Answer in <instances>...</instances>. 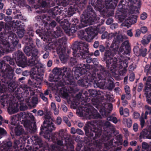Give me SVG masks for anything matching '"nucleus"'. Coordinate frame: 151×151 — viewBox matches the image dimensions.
<instances>
[{
    "label": "nucleus",
    "mask_w": 151,
    "mask_h": 151,
    "mask_svg": "<svg viewBox=\"0 0 151 151\" xmlns=\"http://www.w3.org/2000/svg\"><path fill=\"white\" fill-rule=\"evenodd\" d=\"M151 78H148L143 90L145 96L146 98V101L149 104L151 105Z\"/></svg>",
    "instance_id": "nucleus-17"
},
{
    "label": "nucleus",
    "mask_w": 151,
    "mask_h": 151,
    "mask_svg": "<svg viewBox=\"0 0 151 151\" xmlns=\"http://www.w3.org/2000/svg\"><path fill=\"white\" fill-rule=\"evenodd\" d=\"M128 66V63L127 61H125L120 62L119 64V69L123 68L124 69H126Z\"/></svg>",
    "instance_id": "nucleus-53"
},
{
    "label": "nucleus",
    "mask_w": 151,
    "mask_h": 151,
    "mask_svg": "<svg viewBox=\"0 0 151 151\" xmlns=\"http://www.w3.org/2000/svg\"><path fill=\"white\" fill-rule=\"evenodd\" d=\"M146 111L145 113H142L140 118V124L142 128H143L145 124V119H147L151 115V107L147 105L145 106Z\"/></svg>",
    "instance_id": "nucleus-20"
},
{
    "label": "nucleus",
    "mask_w": 151,
    "mask_h": 151,
    "mask_svg": "<svg viewBox=\"0 0 151 151\" xmlns=\"http://www.w3.org/2000/svg\"><path fill=\"white\" fill-rule=\"evenodd\" d=\"M44 28L42 27H40L39 29H37L36 31V33L37 34H38L40 37H42L43 36L44 37L46 36V37H49V35H50L48 31H47L46 28H45L46 26L44 25V24H43Z\"/></svg>",
    "instance_id": "nucleus-29"
},
{
    "label": "nucleus",
    "mask_w": 151,
    "mask_h": 151,
    "mask_svg": "<svg viewBox=\"0 0 151 151\" xmlns=\"http://www.w3.org/2000/svg\"><path fill=\"white\" fill-rule=\"evenodd\" d=\"M123 40L124 38L122 35H118L115 38V41L114 42H112V43H115L117 45H118L119 47V45L117 44L122 42L123 41Z\"/></svg>",
    "instance_id": "nucleus-50"
},
{
    "label": "nucleus",
    "mask_w": 151,
    "mask_h": 151,
    "mask_svg": "<svg viewBox=\"0 0 151 151\" xmlns=\"http://www.w3.org/2000/svg\"><path fill=\"white\" fill-rule=\"evenodd\" d=\"M37 101L38 99L37 97H33L31 102L32 105L34 106L37 104Z\"/></svg>",
    "instance_id": "nucleus-62"
},
{
    "label": "nucleus",
    "mask_w": 151,
    "mask_h": 151,
    "mask_svg": "<svg viewBox=\"0 0 151 151\" xmlns=\"http://www.w3.org/2000/svg\"><path fill=\"white\" fill-rule=\"evenodd\" d=\"M83 94L81 92H79V93L76 95V98L77 99L81 100H82V99H84V97L83 96Z\"/></svg>",
    "instance_id": "nucleus-61"
},
{
    "label": "nucleus",
    "mask_w": 151,
    "mask_h": 151,
    "mask_svg": "<svg viewBox=\"0 0 151 151\" xmlns=\"http://www.w3.org/2000/svg\"><path fill=\"white\" fill-rule=\"evenodd\" d=\"M27 32L24 36L22 42L25 46H31L34 45L32 37L34 36V31L31 26H29L27 29Z\"/></svg>",
    "instance_id": "nucleus-15"
},
{
    "label": "nucleus",
    "mask_w": 151,
    "mask_h": 151,
    "mask_svg": "<svg viewBox=\"0 0 151 151\" xmlns=\"http://www.w3.org/2000/svg\"><path fill=\"white\" fill-rule=\"evenodd\" d=\"M12 146V143L10 141H4L3 144L0 143V151H9V150L11 148Z\"/></svg>",
    "instance_id": "nucleus-28"
},
{
    "label": "nucleus",
    "mask_w": 151,
    "mask_h": 151,
    "mask_svg": "<svg viewBox=\"0 0 151 151\" xmlns=\"http://www.w3.org/2000/svg\"><path fill=\"white\" fill-rule=\"evenodd\" d=\"M107 120L108 121H110L112 122L114 124H116L118 122V120L117 118L113 116L109 115H108L107 116Z\"/></svg>",
    "instance_id": "nucleus-51"
},
{
    "label": "nucleus",
    "mask_w": 151,
    "mask_h": 151,
    "mask_svg": "<svg viewBox=\"0 0 151 151\" xmlns=\"http://www.w3.org/2000/svg\"><path fill=\"white\" fill-rule=\"evenodd\" d=\"M139 137L140 140L142 139H151V131L146 129H144L140 132Z\"/></svg>",
    "instance_id": "nucleus-32"
},
{
    "label": "nucleus",
    "mask_w": 151,
    "mask_h": 151,
    "mask_svg": "<svg viewBox=\"0 0 151 151\" xmlns=\"http://www.w3.org/2000/svg\"><path fill=\"white\" fill-rule=\"evenodd\" d=\"M7 110L9 114H12L17 113L18 111V109L15 106H12L9 107Z\"/></svg>",
    "instance_id": "nucleus-44"
},
{
    "label": "nucleus",
    "mask_w": 151,
    "mask_h": 151,
    "mask_svg": "<svg viewBox=\"0 0 151 151\" xmlns=\"http://www.w3.org/2000/svg\"><path fill=\"white\" fill-rule=\"evenodd\" d=\"M99 124L101 126L103 127L104 131V132L108 133V129H111V131L113 133L115 132V129L112 124L108 121H106L104 122L101 120L99 122Z\"/></svg>",
    "instance_id": "nucleus-24"
},
{
    "label": "nucleus",
    "mask_w": 151,
    "mask_h": 151,
    "mask_svg": "<svg viewBox=\"0 0 151 151\" xmlns=\"http://www.w3.org/2000/svg\"><path fill=\"white\" fill-rule=\"evenodd\" d=\"M89 92L88 93L86 91H83V96H84L85 98L82 99L81 104H82L83 101L85 103L84 105V108L86 112L85 114L86 117H88L89 119H101L102 118L101 116L99 113H97V110L91 105L90 103H87V102L88 101V99H90V98H89L90 97L89 96Z\"/></svg>",
    "instance_id": "nucleus-10"
},
{
    "label": "nucleus",
    "mask_w": 151,
    "mask_h": 151,
    "mask_svg": "<svg viewBox=\"0 0 151 151\" xmlns=\"http://www.w3.org/2000/svg\"><path fill=\"white\" fill-rule=\"evenodd\" d=\"M65 48H61L59 49V51H57L58 52L59 51L60 53V58L61 60L65 61L66 60V59L68 58L69 57L68 54L70 53L71 51L68 50L67 51L68 55H67L65 53Z\"/></svg>",
    "instance_id": "nucleus-31"
},
{
    "label": "nucleus",
    "mask_w": 151,
    "mask_h": 151,
    "mask_svg": "<svg viewBox=\"0 0 151 151\" xmlns=\"http://www.w3.org/2000/svg\"><path fill=\"white\" fill-rule=\"evenodd\" d=\"M96 26H90L86 29V32L88 42H90L98 35V31Z\"/></svg>",
    "instance_id": "nucleus-18"
},
{
    "label": "nucleus",
    "mask_w": 151,
    "mask_h": 151,
    "mask_svg": "<svg viewBox=\"0 0 151 151\" xmlns=\"http://www.w3.org/2000/svg\"><path fill=\"white\" fill-rule=\"evenodd\" d=\"M151 39V35L150 34L146 37H144L141 41L142 44L144 46L147 44Z\"/></svg>",
    "instance_id": "nucleus-45"
},
{
    "label": "nucleus",
    "mask_w": 151,
    "mask_h": 151,
    "mask_svg": "<svg viewBox=\"0 0 151 151\" xmlns=\"http://www.w3.org/2000/svg\"><path fill=\"white\" fill-rule=\"evenodd\" d=\"M56 41V42L59 44L60 45H62L65 44L66 41V38L65 37H63L60 38H59L58 40L57 39H55V41Z\"/></svg>",
    "instance_id": "nucleus-52"
},
{
    "label": "nucleus",
    "mask_w": 151,
    "mask_h": 151,
    "mask_svg": "<svg viewBox=\"0 0 151 151\" xmlns=\"http://www.w3.org/2000/svg\"><path fill=\"white\" fill-rule=\"evenodd\" d=\"M52 140L55 143H56L58 145L63 146V140L65 139H61L60 138L55 137L52 136Z\"/></svg>",
    "instance_id": "nucleus-43"
},
{
    "label": "nucleus",
    "mask_w": 151,
    "mask_h": 151,
    "mask_svg": "<svg viewBox=\"0 0 151 151\" xmlns=\"http://www.w3.org/2000/svg\"><path fill=\"white\" fill-rule=\"evenodd\" d=\"M141 5V0H121L118 5L119 11L115 14V18L122 22L126 17L125 12L128 11L130 14H139V9Z\"/></svg>",
    "instance_id": "nucleus-3"
},
{
    "label": "nucleus",
    "mask_w": 151,
    "mask_h": 151,
    "mask_svg": "<svg viewBox=\"0 0 151 151\" xmlns=\"http://www.w3.org/2000/svg\"><path fill=\"white\" fill-rule=\"evenodd\" d=\"M13 57L18 66L22 68L26 67L27 59L22 51L18 50L15 52L13 54Z\"/></svg>",
    "instance_id": "nucleus-14"
},
{
    "label": "nucleus",
    "mask_w": 151,
    "mask_h": 151,
    "mask_svg": "<svg viewBox=\"0 0 151 151\" xmlns=\"http://www.w3.org/2000/svg\"><path fill=\"white\" fill-rule=\"evenodd\" d=\"M34 45L31 46H25L23 49L24 51L28 56H31L35 58L39 57V51L34 47Z\"/></svg>",
    "instance_id": "nucleus-16"
},
{
    "label": "nucleus",
    "mask_w": 151,
    "mask_h": 151,
    "mask_svg": "<svg viewBox=\"0 0 151 151\" xmlns=\"http://www.w3.org/2000/svg\"><path fill=\"white\" fill-rule=\"evenodd\" d=\"M3 60L0 61V76H7V74H9V76L12 78L14 70L9 64L6 63L9 62L11 65H14L15 63L14 58H12L9 56H4Z\"/></svg>",
    "instance_id": "nucleus-9"
},
{
    "label": "nucleus",
    "mask_w": 151,
    "mask_h": 151,
    "mask_svg": "<svg viewBox=\"0 0 151 151\" xmlns=\"http://www.w3.org/2000/svg\"><path fill=\"white\" fill-rule=\"evenodd\" d=\"M35 117L31 113L25 112H21L17 116L15 115L11 119V124L12 125L17 126L19 122H18L20 120L21 123L23 124L24 127L28 130L31 133H34L36 130V123L34 122Z\"/></svg>",
    "instance_id": "nucleus-6"
},
{
    "label": "nucleus",
    "mask_w": 151,
    "mask_h": 151,
    "mask_svg": "<svg viewBox=\"0 0 151 151\" xmlns=\"http://www.w3.org/2000/svg\"><path fill=\"white\" fill-rule=\"evenodd\" d=\"M89 65L83 63H80L77 69L74 71V76H73L75 81L74 78L76 79H81L78 81V84L82 87H88L89 83L95 80L96 77V73H87L88 69L89 68L88 67Z\"/></svg>",
    "instance_id": "nucleus-5"
},
{
    "label": "nucleus",
    "mask_w": 151,
    "mask_h": 151,
    "mask_svg": "<svg viewBox=\"0 0 151 151\" xmlns=\"http://www.w3.org/2000/svg\"><path fill=\"white\" fill-rule=\"evenodd\" d=\"M87 0H77L75 2H71L69 4L68 11L66 14H63V15L65 17H69L73 14L79 11V8L83 9L85 6Z\"/></svg>",
    "instance_id": "nucleus-12"
},
{
    "label": "nucleus",
    "mask_w": 151,
    "mask_h": 151,
    "mask_svg": "<svg viewBox=\"0 0 151 151\" xmlns=\"http://www.w3.org/2000/svg\"><path fill=\"white\" fill-rule=\"evenodd\" d=\"M39 68H37V71L35 69L32 70L30 71L25 70L23 72L22 75L24 76H28L30 75L31 79L35 81V84L40 85L43 78V71L42 70L39 72Z\"/></svg>",
    "instance_id": "nucleus-13"
},
{
    "label": "nucleus",
    "mask_w": 151,
    "mask_h": 151,
    "mask_svg": "<svg viewBox=\"0 0 151 151\" xmlns=\"http://www.w3.org/2000/svg\"><path fill=\"white\" fill-rule=\"evenodd\" d=\"M38 58H35L32 57V58L27 60V64L26 66H34L36 65L38 62V60H37Z\"/></svg>",
    "instance_id": "nucleus-40"
},
{
    "label": "nucleus",
    "mask_w": 151,
    "mask_h": 151,
    "mask_svg": "<svg viewBox=\"0 0 151 151\" xmlns=\"http://www.w3.org/2000/svg\"><path fill=\"white\" fill-rule=\"evenodd\" d=\"M53 74H50L49 81L51 82H59L61 86L65 85H69L68 89H66V92L63 91L62 95L64 98L68 99L69 97L68 92L74 93L76 88V83L74 81L73 72L69 68L65 67L58 68H55L53 69Z\"/></svg>",
    "instance_id": "nucleus-1"
},
{
    "label": "nucleus",
    "mask_w": 151,
    "mask_h": 151,
    "mask_svg": "<svg viewBox=\"0 0 151 151\" xmlns=\"http://www.w3.org/2000/svg\"><path fill=\"white\" fill-rule=\"evenodd\" d=\"M147 14L146 12H143L140 16V19L143 20L145 19L147 17Z\"/></svg>",
    "instance_id": "nucleus-64"
},
{
    "label": "nucleus",
    "mask_w": 151,
    "mask_h": 151,
    "mask_svg": "<svg viewBox=\"0 0 151 151\" xmlns=\"http://www.w3.org/2000/svg\"><path fill=\"white\" fill-rule=\"evenodd\" d=\"M38 4L37 7H35L36 9L50 7L54 6L55 5L53 0H38Z\"/></svg>",
    "instance_id": "nucleus-21"
},
{
    "label": "nucleus",
    "mask_w": 151,
    "mask_h": 151,
    "mask_svg": "<svg viewBox=\"0 0 151 151\" xmlns=\"http://www.w3.org/2000/svg\"><path fill=\"white\" fill-rule=\"evenodd\" d=\"M69 64H70L72 66L74 65H76L77 64V63L76 59L71 57L70 59Z\"/></svg>",
    "instance_id": "nucleus-58"
},
{
    "label": "nucleus",
    "mask_w": 151,
    "mask_h": 151,
    "mask_svg": "<svg viewBox=\"0 0 151 151\" xmlns=\"http://www.w3.org/2000/svg\"><path fill=\"white\" fill-rule=\"evenodd\" d=\"M131 47L128 40H126L123 42L119 49V52L128 54L130 52Z\"/></svg>",
    "instance_id": "nucleus-25"
},
{
    "label": "nucleus",
    "mask_w": 151,
    "mask_h": 151,
    "mask_svg": "<svg viewBox=\"0 0 151 151\" xmlns=\"http://www.w3.org/2000/svg\"><path fill=\"white\" fill-rule=\"evenodd\" d=\"M63 8L60 7L56 6L49 10L48 12L50 15V17L55 18L56 15L58 14L60 15L63 12Z\"/></svg>",
    "instance_id": "nucleus-26"
},
{
    "label": "nucleus",
    "mask_w": 151,
    "mask_h": 151,
    "mask_svg": "<svg viewBox=\"0 0 151 151\" xmlns=\"http://www.w3.org/2000/svg\"><path fill=\"white\" fill-rule=\"evenodd\" d=\"M81 19L74 18L72 20L71 25L65 31L66 33L69 36L76 32L78 29L84 27L88 25L95 24L99 22V18L97 17L96 14L92 6H88L87 9L81 16Z\"/></svg>",
    "instance_id": "nucleus-2"
},
{
    "label": "nucleus",
    "mask_w": 151,
    "mask_h": 151,
    "mask_svg": "<svg viewBox=\"0 0 151 151\" xmlns=\"http://www.w3.org/2000/svg\"><path fill=\"white\" fill-rule=\"evenodd\" d=\"M112 45H115L117 46L118 47V49L119 48V47L118 46V45H117L115 43H112L111 44V45L109 47V49L108 50L106 49V50H105V47L103 45H100L99 46V51L101 52H104V51H105V52H104V54H105V51H106V50H110V47H111V46ZM104 58H103V61H104Z\"/></svg>",
    "instance_id": "nucleus-49"
},
{
    "label": "nucleus",
    "mask_w": 151,
    "mask_h": 151,
    "mask_svg": "<svg viewBox=\"0 0 151 151\" xmlns=\"http://www.w3.org/2000/svg\"><path fill=\"white\" fill-rule=\"evenodd\" d=\"M35 19L38 21L40 22L41 23V25H43V22L44 21L42 19H44V18L41 15H38L35 17Z\"/></svg>",
    "instance_id": "nucleus-59"
},
{
    "label": "nucleus",
    "mask_w": 151,
    "mask_h": 151,
    "mask_svg": "<svg viewBox=\"0 0 151 151\" xmlns=\"http://www.w3.org/2000/svg\"><path fill=\"white\" fill-rule=\"evenodd\" d=\"M91 101L92 104L99 110V111L104 117L108 116L110 112L108 111H106L104 107H101L99 104V102L98 99H92Z\"/></svg>",
    "instance_id": "nucleus-19"
},
{
    "label": "nucleus",
    "mask_w": 151,
    "mask_h": 151,
    "mask_svg": "<svg viewBox=\"0 0 151 151\" xmlns=\"http://www.w3.org/2000/svg\"><path fill=\"white\" fill-rule=\"evenodd\" d=\"M17 32L19 38L23 37L24 34V30L22 29H17Z\"/></svg>",
    "instance_id": "nucleus-57"
},
{
    "label": "nucleus",
    "mask_w": 151,
    "mask_h": 151,
    "mask_svg": "<svg viewBox=\"0 0 151 151\" xmlns=\"http://www.w3.org/2000/svg\"><path fill=\"white\" fill-rule=\"evenodd\" d=\"M56 31L53 32V34L51 32V34H50L49 37L51 36L52 38L50 37L48 40L49 41L51 42H52L55 41V39L61 36L63 34V30L60 27H56Z\"/></svg>",
    "instance_id": "nucleus-23"
},
{
    "label": "nucleus",
    "mask_w": 151,
    "mask_h": 151,
    "mask_svg": "<svg viewBox=\"0 0 151 151\" xmlns=\"http://www.w3.org/2000/svg\"><path fill=\"white\" fill-rule=\"evenodd\" d=\"M1 99L0 100L1 104L4 107L5 105H7L9 103L8 99L7 96L1 95Z\"/></svg>",
    "instance_id": "nucleus-41"
},
{
    "label": "nucleus",
    "mask_w": 151,
    "mask_h": 151,
    "mask_svg": "<svg viewBox=\"0 0 151 151\" xmlns=\"http://www.w3.org/2000/svg\"><path fill=\"white\" fill-rule=\"evenodd\" d=\"M96 27L97 28V29L98 31V34L99 33L100 34L103 33L105 30V27L103 26H101V25L100 24L96 26Z\"/></svg>",
    "instance_id": "nucleus-54"
},
{
    "label": "nucleus",
    "mask_w": 151,
    "mask_h": 151,
    "mask_svg": "<svg viewBox=\"0 0 151 151\" xmlns=\"http://www.w3.org/2000/svg\"><path fill=\"white\" fill-rule=\"evenodd\" d=\"M118 47L117 46L112 45L110 50H106L104 54V60L106 62L107 69H109L110 74L114 76L119 75L123 76L127 71V69H123L119 71L117 68V65L119 58L114 57L118 52Z\"/></svg>",
    "instance_id": "nucleus-4"
},
{
    "label": "nucleus",
    "mask_w": 151,
    "mask_h": 151,
    "mask_svg": "<svg viewBox=\"0 0 151 151\" xmlns=\"http://www.w3.org/2000/svg\"><path fill=\"white\" fill-rule=\"evenodd\" d=\"M35 143L36 146L35 147V148L36 150H38L43 146V143L42 139L38 137H37L36 139Z\"/></svg>",
    "instance_id": "nucleus-46"
},
{
    "label": "nucleus",
    "mask_w": 151,
    "mask_h": 151,
    "mask_svg": "<svg viewBox=\"0 0 151 151\" xmlns=\"http://www.w3.org/2000/svg\"><path fill=\"white\" fill-rule=\"evenodd\" d=\"M49 148L52 151H66V150L62 149L60 146L53 144L51 145Z\"/></svg>",
    "instance_id": "nucleus-42"
},
{
    "label": "nucleus",
    "mask_w": 151,
    "mask_h": 151,
    "mask_svg": "<svg viewBox=\"0 0 151 151\" xmlns=\"http://www.w3.org/2000/svg\"><path fill=\"white\" fill-rule=\"evenodd\" d=\"M73 50V55L78 59H86L87 63H90L92 61V58L88 56V45L82 41H76L72 46Z\"/></svg>",
    "instance_id": "nucleus-7"
},
{
    "label": "nucleus",
    "mask_w": 151,
    "mask_h": 151,
    "mask_svg": "<svg viewBox=\"0 0 151 151\" xmlns=\"http://www.w3.org/2000/svg\"><path fill=\"white\" fill-rule=\"evenodd\" d=\"M111 75L107 78V82L106 83V86L107 89L109 90H111L115 86V85L113 81L114 79L110 77Z\"/></svg>",
    "instance_id": "nucleus-37"
},
{
    "label": "nucleus",
    "mask_w": 151,
    "mask_h": 151,
    "mask_svg": "<svg viewBox=\"0 0 151 151\" xmlns=\"http://www.w3.org/2000/svg\"><path fill=\"white\" fill-rule=\"evenodd\" d=\"M77 34L79 38L88 41V40H87L88 37L86 31H84L83 30H80L78 32Z\"/></svg>",
    "instance_id": "nucleus-39"
},
{
    "label": "nucleus",
    "mask_w": 151,
    "mask_h": 151,
    "mask_svg": "<svg viewBox=\"0 0 151 151\" xmlns=\"http://www.w3.org/2000/svg\"><path fill=\"white\" fill-rule=\"evenodd\" d=\"M88 92H89V96L91 98L95 97L99 95V92L96 90H89Z\"/></svg>",
    "instance_id": "nucleus-48"
},
{
    "label": "nucleus",
    "mask_w": 151,
    "mask_h": 151,
    "mask_svg": "<svg viewBox=\"0 0 151 151\" xmlns=\"http://www.w3.org/2000/svg\"><path fill=\"white\" fill-rule=\"evenodd\" d=\"M43 24L46 26L45 28H46L47 31H49L50 34H51V32H52L54 30L53 28L55 27L56 25V23L54 21H52L50 24H48L46 21H44Z\"/></svg>",
    "instance_id": "nucleus-33"
},
{
    "label": "nucleus",
    "mask_w": 151,
    "mask_h": 151,
    "mask_svg": "<svg viewBox=\"0 0 151 151\" xmlns=\"http://www.w3.org/2000/svg\"><path fill=\"white\" fill-rule=\"evenodd\" d=\"M126 123L127 127L130 128L132 126V120L131 118H129L126 119Z\"/></svg>",
    "instance_id": "nucleus-60"
},
{
    "label": "nucleus",
    "mask_w": 151,
    "mask_h": 151,
    "mask_svg": "<svg viewBox=\"0 0 151 151\" xmlns=\"http://www.w3.org/2000/svg\"><path fill=\"white\" fill-rule=\"evenodd\" d=\"M27 86L24 85L22 86L20 88H17L15 91V94H28L29 91L28 90V88L27 87Z\"/></svg>",
    "instance_id": "nucleus-36"
},
{
    "label": "nucleus",
    "mask_w": 151,
    "mask_h": 151,
    "mask_svg": "<svg viewBox=\"0 0 151 151\" xmlns=\"http://www.w3.org/2000/svg\"><path fill=\"white\" fill-rule=\"evenodd\" d=\"M22 140L21 139H15L14 141L13 147L14 149H18L19 147H22Z\"/></svg>",
    "instance_id": "nucleus-47"
},
{
    "label": "nucleus",
    "mask_w": 151,
    "mask_h": 151,
    "mask_svg": "<svg viewBox=\"0 0 151 151\" xmlns=\"http://www.w3.org/2000/svg\"><path fill=\"white\" fill-rule=\"evenodd\" d=\"M94 73H96V77L95 80L93 81V82H96L97 79L99 81L95 84H94V87L100 88L104 87L106 83L105 81L111 75L110 71L105 67L99 65L97 66V71Z\"/></svg>",
    "instance_id": "nucleus-11"
},
{
    "label": "nucleus",
    "mask_w": 151,
    "mask_h": 151,
    "mask_svg": "<svg viewBox=\"0 0 151 151\" xmlns=\"http://www.w3.org/2000/svg\"><path fill=\"white\" fill-rule=\"evenodd\" d=\"M44 118L45 120L40 127V134L43 136L45 138L48 139L50 137L51 133L55 129L56 127L53 123L52 119L49 114H45Z\"/></svg>",
    "instance_id": "nucleus-8"
},
{
    "label": "nucleus",
    "mask_w": 151,
    "mask_h": 151,
    "mask_svg": "<svg viewBox=\"0 0 151 151\" xmlns=\"http://www.w3.org/2000/svg\"><path fill=\"white\" fill-rule=\"evenodd\" d=\"M15 134L17 136H20L23 134L24 130L22 127L20 125H17L14 129Z\"/></svg>",
    "instance_id": "nucleus-38"
},
{
    "label": "nucleus",
    "mask_w": 151,
    "mask_h": 151,
    "mask_svg": "<svg viewBox=\"0 0 151 151\" xmlns=\"http://www.w3.org/2000/svg\"><path fill=\"white\" fill-rule=\"evenodd\" d=\"M12 17L10 16H5L4 20L6 22H11V21L12 26L15 28H18L20 27V26L21 21H20L19 20H12Z\"/></svg>",
    "instance_id": "nucleus-27"
},
{
    "label": "nucleus",
    "mask_w": 151,
    "mask_h": 151,
    "mask_svg": "<svg viewBox=\"0 0 151 151\" xmlns=\"http://www.w3.org/2000/svg\"><path fill=\"white\" fill-rule=\"evenodd\" d=\"M52 136L58 137L61 139H65L67 137V133L63 129L60 130L59 132H55Z\"/></svg>",
    "instance_id": "nucleus-34"
},
{
    "label": "nucleus",
    "mask_w": 151,
    "mask_h": 151,
    "mask_svg": "<svg viewBox=\"0 0 151 151\" xmlns=\"http://www.w3.org/2000/svg\"><path fill=\"white\" fill-rule=\"evenodd\" d=\"M142 151H148V150L149 146L148 144L145 142H143L142 143Z\"/></svg>",
    "instance_id": "nucleus-55"
},
{
    "label": "nucleus",
    "mask_w": 151,
    "mask_h": 151,
    "mask_svg": "<svg viewBox=\"0 0 151 151\" xmlns=\"http://www.w3.org/2000/svg\"><path fill=\"white\" fill-rule=\"evenodd\" d=\"M118 1L119 0H111V1H110V2H109V3H111L112 4V3L113 4L116 3V4H115L116 6L113 8H107L106 7V5L105 4L106 8V9H107L106 13L108 16H112L114 15V12L113 9H114L116 6Z\"/></svg>",
    "instance_id": "nucleus-35"
},
{
    "label": "nucleus",
    "mask_w": 151,
    "mask_h": 151,
    "mask_svg": "<svg viewBox=\"0 0 151 151\" xmlns=\"http://www.w3.org/2000/svg\"><path fill=\"white\" fill-rule=\"evenodd\" d=\"M131 14V15H130L126 20V22L127 24L125 25V26L129 27L136 22L137 16L134 14L133 15V14Z\"/></svg>",
    "instance_id": "nucleus-30"
},
{
    "label": "nucleus",
    "mask_w": 151,
    "mask_h": 151,
    "mask_svg": "<svg viewBox=\"0 0 151 151\" xmlns=\"http://www.w3.org/2000/svg\"><path fill=\"white\" fill-rule=\"evenodd\" d=\"M124 90L126 94L129 95L130 93V90L129 87L127 85L126 86L124 87Z\"/></svg>",
    "instance_id": "nucleus-63"
},
{
    "label": "nucleus",
    "mask_w": 151,
    "mask_h": 151,
    "mask_svg": "<svg viewBox=\"0 0 151 151\" xmlns=\"http://www.w3.org/2000/svg\"><path fill=\"white\" fill-rule=\"evenodd\" d=\"M147 49L146 48H142L141 47L139 50V52L141 56L144 57L147 54Z\"/></svg>",
    "instance_id": "nucleus-56"
},
{
    "label": "nucleus",
    "mask_w": 151,
    "mask_h": 151,
    "mask_svg": "<svg viewBox=\"0 0 151 151\" xmlns=\"http://www.w3.org/2000/svg\"><path fill=\"white\" fill-rule=\"evenodd\" d=\"M63 14L62 16H58L56 19V21L60 24V25L62 27V28L64 30L65 32V31L67 30V27L69 25V23L67 19H64Z\"/></svg>",
    "instance_id": "nucleus-22"
}]
</instances>
